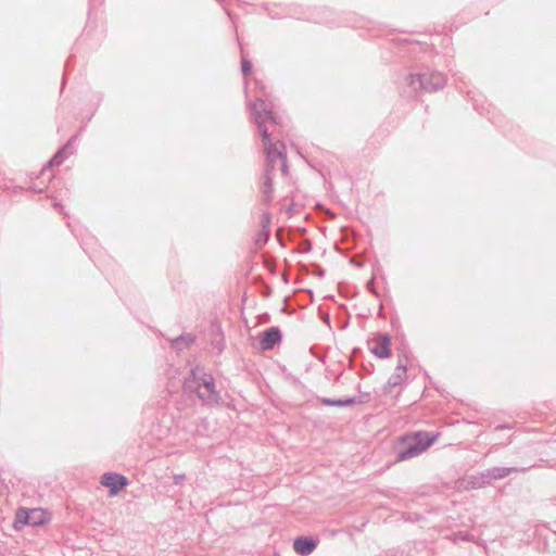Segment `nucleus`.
<instances>
[{
    "label": "nucleus",
    "mask_w": 556,
    "mask_h": 556,
    "mask_svg": "<svg viewBox=\"0 0 556 556\" xmlns=\"http://www.w3.org/2000/svg\"><path fill=\"white\" fill-rule=\"evenodd\" d=\"M252 115L261 132L262 142L266 153V164L264 174L274 176L277 166L283 175L288 173L286 144L283 141L273 142L270 134L265 125L267 121L276 123L271 108H268L263 99H256L252 105Z\"/></svg>",
    "instance_id": "1"
},
{
    "label": "nucleus",
    "mask_w": 556,
    "mask_h": 556,
    "mask_svg": "<svg viewBox=\"0 0 556 556\" xmlns=\"http://www.w3.org/2000/svg\"><path fill=\"white\" fill-rule=\"evenodd\" d=\"M184 391L195 393L206 405H219L222 402V396L215 387L214 377L201 366H195L190 370L184 382Z\"/></svg>",
    "instance_id": "2"
},
{
    "label": "nucleus",
    "mask_w": 556,
    "mask_h": 556,
    "mask_svg": "<svg viewBox=\"0 0 556 556\" xmlns=\"http://www.w3.org/2000/svg\"><path fill=\"white\" fill-rule=\"evenodd\" d=\"M439 433L417 431L401 435L394 446L395 462H404L420 455L438 439Z\"/></svg>",
    "instance_id": "3"
},
{
    "label": "nucleus",
    "mask_w": 556,
    "mask_h": 556,
    "mask_svg": "<svg viewBox=\"0 0 556 556\" xmlns=\"http://www.w3.org/2000/svg\"><path fill=\"white\" fill-rule=\"evenodd\" d=\"M405 83L409 88L407 97H415L419 91L435 92L442 89L446 84V78L442 73L427 68L408 74L405 77Z\"/></svg>",
    "instance_id": "4"
},
{
    "label": "nucleus",
    "mask_w": 556,
    "mask_h": 556,
    "mask_svg": "<svg viewBox=\"0 0 556 556\" xmlns=\"http://www.w3.org/2000/svg\"><path fill=\"white\" fill-rule=\"evenodd\" d=\"M48 521L47 514L42 509L20 508L16 511L14 528L21 530L23 526H42Z\"/></svg>",
    "instance_id": "5"
},
{
    "label": "nucleus",
    "mask_w": 556,
    "mask_h": 556,
    "mask_svg": "<svg viewBox=\"0 0 556 556\" xmlns=\"http://www.w3.org/2000/svg\"><path fill=\"white\" fill-rule=\"evenodd\" d=\"M533 466H527V467H493L490 469H486L481 473V478L483 481L479 484V486H482L484 483H490L492 480L503 479L507 476H509L511 472H526Z\"/></svg>",
    "instance_id": "6"
},
{
    "label": "nucleus",
    "mask_w": 556,
    "mask_h": 556,
    "mask_svg": "<svg viewBox=\"0 0 556 556\" xmlns=\"http://www.w3.org/2000/svg\"><path fill=\"white\" fill-rule=\"evenodd\" d=\"M101 483L109 488L110 495H116L128 484V479L117 472H105L102 476Z\"/></svg>",
    "instance_id": "7"
},
{
    "label": "nucleus",
    "mask_w": 556,
    "mask_h": 556,
    "mask_svg": "<svg viewBox=\"0 0 556 556\" xmlns=\"http://www.w3.org/2000/svg\"><path fill=\"white\" fill-rule=\"evenodd\" d=\"M375 345L369 350L370 352L380 359H384L391 356V338L388 333H378L374 338Z\"/></svg>",
    "instance_id": "8"
},
{
    "label": "nucleus",
    "mask_w": 556,
    "mask_h": 556,
    "mask_svg": "<svg viewBox=\"0 0 556 556\" xmlns=\"http://www.w3.org/2000/svg\"><path fill=\"white\" fill-rule=\"evenodd\" d=\"M75 136L71 137L67 140V142L62 148H60L55 152V154L48 161L46 166L42 168L41 174H43L47 170V168L61 165L67 157H70V155H72L74 152L73 143L75 142Z\"/></svg>",
    "instance_id": "9"
},
{
    "label": "nucleus",
    "mask_w": 556,
    "mask_h": 556,
    "mask_svg": "<svg viewBox=\"0 0 556 556\" xmlns=\"http://www.w3.org/2000/svg\"><path fill=\"white\" fill-rule=\"evenodd\" d=\"M282 340V332L279 327L273 326L262 332L260 345L263 351L273 350Z\"/></svg>",
    "instance_id": "10"
},
{
    "label": "nucleus",
    "mask_w": 556,
    "mask_h": 556,
    "mask_svg": "<svg viewBox=\"0 0 556 556\" xmlns=\"http://www.w3.org/2000/svg\"><path fill=\"white\" fill-rule=\"evenodd\" d=\"M318 540L312 536H298L293 542V549L300 556L311 555L317 547Z\"/></svg>",
    "instance_id": "11"
},
{
    "label": "nucleus",
    "mask_w": 556,
    "mask_h": 556,
    "mask_svg": "<svg viewBox=\"0 0 556 556\" xmlns=\"http://www.w3.org/2000/svg\"><path fill=\"white\" fill-rule=\"evenodd\" d=\"M261 190L264 194V198H263V203L264 204H269L273 200V191H274V188H273V176L270 175H267V174H263V181H262V186H261Z\"/></svg>",
    "instance_id": "12"
},
{
    "label": "nucleus",
    "mask_w": 556,
    "mask_h": 556,
    "mask_svg": "<svg viewBox=\"0 0 556 556\" xmlns=\"http://www.w3.org/2000/svg\"><path fill=\"white\" fill-rule=\"evenodd\" d=\"M194 341V336L190 333H182L170 341V346L177 351H180L184 348L190 346Z\"/></svg>",
    "instance_id": "13"
},
{
    "label": "nucleus",
    "mask_w": 556,
    "mask_h": 556,
    "mask_svg": "<svg viewBox=\"0 0 556 556\" xmlns=\"http://www.w3.org/2000/svg\"><path fill=\"white\" fill-rule=\"evenodd\" d=\"M211 336V345L213 350L220 354L225 349V339L223 331L220 330V328L213 329Z\"/></svg>",
    "instance_id": "14"
},
{
    "label": "nucleus",
    "mask_w": 556,
    "mask_h": 556,
    "mask_svg": "<svg viewBox=\"0 0 556 556\" xmlns=\"http://www.w3.org/2000/svg\"><path fill=\"white\" fill-rule=\"evenodd\" d=\"M406 377L407 374L402 375V371H396L393 375H391L383 388L384 393L391 392V389L400 386Z\"/></svg>",
    "instance_id": "15"
},
{
    "label": "nucleus",
    "mask_w": 556,
    "mask_h": 556,
    "mask_svg": "<svg viewBox=\"0 0 556 556\" xmlns=\"http://www.w3.org/2000/svg\"><path fill=\"white\" fill-rule=\"evenodd\" d=\"M359 401H357L355 396L345 397V399H331V406H339V407L353 406L354 404H356Z\"/></svg>",
    "instance_id": "16"
},
{
    "label": "nucleus",
    "mask_w": 556,
    "mask_h": 556,
    "mask_svg": "<svg viewBox=\"0 0 556 556\" xmlns=\"http://www.w3.org/2000/svg\"><path fill=\"white\" fill-rule=\"evenodd\" d=\"M269 237H270V229H265V230L261 229L254 240L255 245L257 248H262L263 245H265L268 242Z\"/></svg>",
    "instance_id": "17"
},
{
    "label": "nucleus",
    "mask_w": 556,
    "mask_h": 556,
    "mask_svg": "<svg viewBox=\"0 0 556 556\" xmlns=\"http://www.w3.org/2000/svg\"><path fill=\"white\" fill-rule=\"evenodd\" d=\"M450 539L453 541V542H458V541H465V542H472L475 540L473 535L470 534L469 532H463V531H459V532H456V533H453Z\"/></svg>",
    "instance_id": "18"
},
{
    "label": "nucleus",
    "mask_w": 556,
    "mask_h": 556,
    "mask_svg": "<svg viewBox=\"0 0 556 556\" xmlns=\"http://www.w3.org/2000/svg\"><path fill=\"white\" fill-rule=\"evenodd\" d=\"M252 62L249 59L243 58L241 61V72L244 76L252 72Z\"/></svg>",
    "instance_id": "19"
},
{
    "label": "nucleus",
    "mask_w": 556,
    "mask_h": 556,
    "mask_svg": "<svg viewBox=\"0 0 556 556\" xmlns=\"http://www.w3.org/2000/svg\"><path fill=\"white\" fill-rule=\"evenodd\" d=\"M396 371H402V375H406L407 374V359L406 357L404 356L403 358H399V363H397V366H396Z\"/></svg>",
    "instance_id": "20"
},
{
    "label": "nucleus",
    "mask_w": 556,
    "mask_h": 556,
    "mask_svg": "<svg viewBox=\"0 0 556 556\" xmlns=\"http://www.w3.org/2000/svg\"><path fill=\"white\" fill-rule=\"evenodd\" d=\"M270 220H271V217H270V214L269 213H264L261 217V226H262V229H269V226H270Z\"/></svg>",
    "instance_id": "21"
},
{
    "label": "nucleus",
    "mask_w": 556,
    "mask_h": 556,
    "mask_svg": "<svg viewBox=\"0 0 556 556\" xmlns=\"http://www.w3.org/2000/svg\"><path fill=\"white\" fill-rule=\"evenodd\" d=\"M72 59H73V56L68 58V59H67V61H66V63H65L64 75H63V81H62V89L64 88V85H65V77H66V75L68 74L70 67H71Z\"/></svg>",
    "instance_id": "22"
},
{
    "label": "nucleus",
    "mask_w": 556,
    "mask_h": 556,
    "mask_svg": "<svg viewBox=\"0 0 556 556\" xmlns=\"http://www.w3.org/2000/svg\"><path fill=\"white\" fill-rule=\"evenodd\" d=\"M317 401H318L319 403H321L323 405L331 406V399H330V397L318 396V397H317Z\"/></svg>",
    "instance_id": "23"
},
{
    "label": "nucleus",
    "mask_w": 556,
    "mask_h": 556,
    "mask_svg": "<svg viewBox=\"0 0 556 556\" xmlns=\"http://www.w3.org/2000/svg\"><path fill=\"white\" fill-rule=\"evenodd\" d=\"M372 283H374V278H371L368 282H367V289L376 296H379V293L377 292V290L372 287Z\"/></svg>",
    "instance_id": "24"
},
{
    "label": "nucleus",
    "mask_w": 556,
    "mask_h": 556,
    "mask_svg": "<svg viewBox=\"0 0 556 556\" xmlns=\"http://www.w3.org/2000/svg\"><path fill=\"white\" fill-rule=\"evenodd\" d=\"M185 478H186L185 475H175L174 476V483L175 484H180L185 480Z\"/></svg>",
    "instance_id": "25"
},
{
    "label": "nucleus",
    "mask_w": 556,
    "mask_h": 556,
    "mask_svg": "<svg viewBox=\"0 0 556 556\" xmlns=\"http://www.w3.org/2000/svg\"><path fill=\"white\" fill-rule=\"evenodd\" d=\"M503 429H511V427L508 425H498L497 427H495V431L503 430Z\"/></svg>",
    "instance_id": "26"
},
{
    "label": "nucleus",
    "mask_w": 556,
    "mask_h": 556,
    "mask_svg": "<svg viewBox=\"0 0 556 556\" xmlns=\"http://www.w3.org/2000/svg\"><path fill=\"white\" fill-rule=\"evenodd\" d=\"M315 274L318 275L319 277H324L325 270L318 266Z\"/></svg>",
    "instance_id": "27"
},
{
    "label": "nucleus",
    "mask_w": 556,
    "mask_h": 556,
    "mask_svg": "<svg viewBox=\"0 0 556 556\" xmlns=\"http://www.w3.org/2000/svg\"><path fill=\"white\" fill-rule=\"evenodd\" d=\"M308 251H311V243L307 241L305 243V247H303L302 252H308Z\"/></svg>",
    "instance_id": "28"
},
{
    "label": "nucleus",
    "mask_w": 556,
    "mask_h": 556,
    "mask_svg": "<svg viewBox=\"0 0 556 556\" xmlns=\"http://www.w3.org/2000/svg\"><path fill=\"white\" fill-rule=\"evenodd\" d=\"M31 190H34V191H36V192H42V189H41V188H39V189H37V188H31Z\"/></svg>",
    "instance_id": "29"
},
{
    "label": "nucleus",
    "mask_w": 556,
    "mask_h": 556,
    "mask_svg": "<svg viewBox=\"0 0 556 556\" xmlns=\"http://www.w3.org/2000/svg\"><path fill=\"white\" fill-rule=\"evenodd\" d=\"M324 321L329 323V316H327L326 318H324Z\"/></svg>",
    "instance_id": "30"
}]
</instances>
